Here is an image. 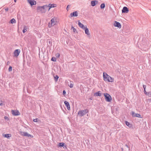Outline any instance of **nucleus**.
I'll return each instance as SVG.
<instances>
[{
	"label": "nucleus",
	"mask_w": 151,
	"mask_h": 151,
	"mask_svg": "<svg viewBox=\"0 0 151 151\" xmlns=\"http://www.w3.org/2000/svg\"><path fill=\"white\" fill-rule=\"evenodd\" d=\"M103 76L104 80L106 82H112L114 81V79L106 73H103Z\"/></svg>",
	"instance_id": "1"
},
{
	"label": "nucleus",
	"mask_w": 151,
	"mask_h": 151,
	"mask_svg": "<svg viewBox=\"0 0 151 151\" xmlns=\"http://www.w3.org/2000/svg\"><path fill=\"white\" fill-rule=\"evenodd\" d=\"M47 6L44 5L42 6H38L37 7V10L38 12H40L42 13H45L47 9Z\"/></svg>",
	"instance_id": "2"
},
{
	"label": "nucleus",
	"mask_w": 151,
	"mask_h": 151,
	"mask_svg": "<svg viewBox=\"0 0 151 151\" xmlns=\"http://www.w3.org/2000/svg\"><path fill=\"white\" fill-rule=\"evenodd\" d=\"M88 112V110L87 109H86L79 111L78 114L79 115V116L82 117Z\"/></svg>",
	"instance_id": "3"
},
{
	"label": "nucleus",
	"mask_w": 151,
	"mask_h": 151,
	"mask_svg": "<svg viewBox=\"0 0 151 151\" xmlns=\"http://www.w3.org/2000/svg\"><path fill=\"white\" fill-rule=\"evenodd\" d=\"M104 96L105 97V99L106 101L110 102L112 100V98L111 96L108 93H104Z\"/></svg>",
	"instance_id": "4"
},
{
	"label": "nucleus",
	"mask_w": 151,
	"mask_h": 151,
	"mask_svg": "<svg viewBox=\"0 0 151 151\" xmlns=\"http://www.w3.org/2000/svg\"><path fill=\"white\" fill-rule=\"evenodd\" d=\"M56 19L55 17L52 18L50 21L51 23L50 22L48 24V26L49 27H51L56 24Z\"/></svg>",
	"instance_id": "5"
},
{
	"label": "nucleus",
	"mask_w": 151,
	"mask_h": 151,
	"mask_svg": "<svg viewBox=\"0 0 151 151\" xmlns=\"http://www.w3.org/2000/svg\"><path fill=\"white\" fill-rule=\"evenodd\" d=\"M12 115L14 116H17L20 115V113L18 110H13L11 111Z\"/></svg>",
	"instance_id": "6"
},
{
	"label": "nucleus",
	"mask_w": 151,
	"mask_h": 151,
	"mask_svg": "<svg viewBox=\"0 0 151 151\" xmlns=\"http://www.w3.org/2000/svg\"><path fill=\"white\" fill-rule=\"evenodd\" d=\"M132 115L133 117H137L139 118H142L141 115L139 114L135 113L134 111L132 112Z\"/></svg>",
	"instance_id": "7"
},
{
	"label": "nucleus",
	"mask_w": 151,
	"mask_h": 151,
	"mask_svg": "<svg viewBox=\"0 0 151 151\" xmlns=\"http://www.w3.org/2000/svg\"><path fill=\"white\" fill-rule=\"evenodd\" d=\"M27 2L31 6L35 5L36 4V1L34 0H27Z\"/></svg>",
	"instance_id": "8"
},
{
	"label": "nucleus",
	"mask_w": 151,
	"mask_h": 151,
	"mask_svg": "<svg viewBox=\"0 0 151 151\" xmlns=\"http://www.w3.org/2000/svg\"><path fill=\"white\" fill-rule=\"evenodd\" d=\"M20 51V50L19 49H17L15 50L14 52V56L16 57H18Z\"/></svg>",
	"instance_id": "9"
},
{
	"label": "nucleus",
	"mask_w": 151,
	"mask_h": 151,
	"mask_svg": "<svg viewBox=\"0 0 151 151\" xmlns=\"http://www.w3.org/2000/svg\"><path fill=\"white\" fill-rule=\"evenodd\" d=\"M57 6V5L55 4H49L48 6H47V9L48 11H49L50 9L52 8L53 7H55Z\"/></svg>",
	"instance_id": "10"
},
{
	"label": "nucleus",
	"mask_w": 151,
	"mask_h": 151,
	"mask_svg": "<svg viewBox=\"0 0 151 151\" xmlns=\"http://www.w3.org/2000/svg\"><path fill=\"white\" fill-rule=\"evenodd\" d=\"M129 9L126 6H124L122 10V13H127L129 12Z\"/></svg>",
	"instance_id": "11"
},
{
	"label": "nucleus",
	"mask_w": 151,
	"mask_h": 151,
	"mask_svg": "<svg viewBox=\"0 0 151 151\" xmlns=\"http://www.w3.org/2000/svg\"><path fill=\"white\" fill-rule=\"evenodd\" d=\"M78 13L77 11H74L71 13L70 16L71 17H77L78 16Z\"/></svg>",
	"instance_id": "12"
},
{
	"label": "nucleus",
	"mask_w": 151,
	"mask_h": 151,
	"mask_svg": "<svg viewBox=\"0 0 151 151\" xmlns=\"http://www.w3.org/2000/svg\"><path fill=\"white\" fill-rule=\"evenodd\" d=\"M114 25L115 27H118L119 28H120L121 27V25L120 23L116 21H115Z\"/></svg>",
	"instance_id": "13"
},
{
	"label": "nucleus",
	"mask_w": 151,
	"mask_h": 151,
	"mask_svg": "<svg viewBox=\"0 0 151 151\" xmlns=\"http://www.w3.org/2000/svg\"><path fill=\"white\" fill-rule=\"evenodd\" d=\"M64 103L67 109L68 110H70V107L69 103L67 101H65L64 102Z\"/></svg>",
	"instance_id": "14"
},
{
	"label": "nucleus",
	"mask_w": 151,
	"mask_h": 151,
	"mask_svg": "<svg viewBox=\"0 0 151 151\" xmlns=\"http://www.w3.org/2000/svg\"><path fill=\"white\" fill-rule=\"evenodd\" d=\"M98 1L97 0H93L91 1V6H94L96 5V4L98 3Z\"/></svg>",
	"instance_id": "15"
},
{
	"label": "nucleus",
	"mask_w": 151,
	"mask_h": 151,
	"mask_svg": "<svg viewBox=\"0 0 151 151\" xmlns=\"http://www.w3.org/2000/svg\"><path fill=\"white\" fill-rule=\"evenodd\" d=\"M78 24L79 26L82 29H83L84 28H85L86 26L82 24L79 21H78Z\"/></svg>",
	"instance_id": "16"
},
{
	"label": "nucleus",
	"mask_w": 151,
	"mask_h": 151,
	"mask_svg": "<svg viewBox=\"0 0 151 151\" xmlns=\"http://www.w3.org/2000/svg\"><path fill=\"white\" fill-rule=\"evenodd\" d=\"M83 29L85 30V34L88 35H90V34L89 33V31L87 27L86 26L85 28H84Z\"/></svg>",
	"instance_id": "17"
},
{
	"label": "nucleus",
	"mask_w": 151,
	"mask_h": 151,
	"mask_svg": "<svg viewBox=\"0 0 151 151\" xmlns=\"http://www.w3.org/2000/svg\"><path fill=\"white\" fill-rule=\"evenodd\" d=\"M58 146L59 147H66V145H65V143L63 142H60L59 143Z\"/></svg>",
	"instance_id": "18"
},
{
	"label": "nucleus",
	"mask_w": 151,
	"mask_h": 151,
	"mask_svg": "<svg viewBox=\"0 0 151 151\" xmlns=\"http://www.w3.org/2000/svg\"><path fill=\"white\" fill-rule=\"evenodd\" d=\"M21 135L24 136H27L28 133L27 132H20Z\"/></svg>",
	"instance_id": "19"
},
{
	"label": "nucleus",
	"mask_w": 151,
	"mask_h": 151,
	"mask_svg": "<svg viewBox=\"0 0 151 151\" xmlns=\"http://www.w3.org/2000/svg\"><path fill=\"white\" fill-rule=\"evenodd\" d=\"M125 123L126 124V125L127 126H128V127H132V124H130V123L129 122H127V121H125Z\"/></svg>",
	"instance_id": "20"
},
{
	"label": "nucleus",
	"mask_w": 151,
	"mask_h": 151,
	"mask_svg": "<svg viewBox=\"0 0 151 151\" xmlns=\"http://www.w3.org/2000/svg\"><path fill=\"white\" fill-rule=\"evenodd\" d=\"M95 95L96 96H101V94L100 91H99L95 93Z\"/></svg>",
	"instance_id": "21"
},
{
	"label": "nucleus",
	"mask_w": 151,
	"mask_h": 151,
	"mask_svg": "<svg viewBox=\"0 0 151 151\" xmlns=\"http://www.w3.org/2000/svg\"><path fill=\"white\" fill-rule=\"evenodd\" d=\"M11 136V134H6L4 135V137L8 139Z\"/></svg>",
	"instance_id": "22"
},
{
	"label": "nucleus",
	"mask_w": 151,
	"mask_h": 151,
	"mask_svg": "<svg viewBox=\"0 0 151 151\" xmlns=\"http://www.w3.org/2000/svg\"><path fill=\"white\" fill-rule=\"evenodd\" d=\"M10 23L11 24H13L15 23L16 20L14 18H13L10 21Z\"/></svg>",
	"instance_id": "23"
},
{
	"label": "nucleus",
	"mask_w": 151,
	"mask_h": 151,
	"mask_svg": "<svg viewBox=\"0 0 151 151\" xmlns=\"http://www.w3.org/2000/svg\"><path fill=\"white\" fill-rule=\"evenodd\" d=\"M27 27L26 26H24V27L22 31L24 33L27 31Z\"/></svg>",
	"instance_id": "24"
},
{
	"label": "nucleus",
	"mask_w": 151,
	"mask_h": 151,
	"mask_svg": "<svg viewBox=\"0 0 151 151\" xmlns=\"http://www.w3.org/2000/svg\"><path fill=\"white\" fill-rule=\"evenodd\" d=\"M33 121L34 122H40V120L38 118H36L35 119H34L33 120Z\"/></svg>",
	"instance_id": "25"
},
{
	"label": "nucleus",
	"mask_w": 151,
	"mask_h": 151,
	"mask_svg": "<svg viewBox=\"0 0 151 151\" xmlns=\"http://www.w3.org/2000/svg\"><path fill=\"white\" fill-rule=\"evenodd\" d=\"M71 29H73V32L74 33H76V32L77 33V32L76 31V29L75 28H74L73 27V26L72 25L71 26Z\"/></svg>",
	"instance_id": "26"
},
{
	"label": "nucleus",
	"mask_w": 151,
	"mask_h": 151,
	"mask_svg": "<svg viewBox=\"0 0 151 151\" xmlns=\"http://www.w3.org/2000/svg\"><path fill=\"white\" fill-rule=\"evenodd\" d=\"M105 7V4L104 3H103L101 4L100 5V8L101 9H104Z\"/></svg>",
	"instance_id": "27"
},
{
	"label": "nucleus",
	"mask_w": 151,
	"mask_h": 151,
	"mask_svg": "<svg viewBox=\"0 0 151 151\" xmlns=\"http://www.w3.org/2000/svg\"><path fill=\"white\" fill-rule=\"evenodd\" d=\"M54 78L55 81V82L57 81L59 78L58 76V75H56Z\"/></svg>",
	"instance_id": "28"
},
{
	"label": "nucleus",
	"mask_w": 151,
	"mask_h": 151,
	"mask_svg": "<svg viewBox=\"0 0 151 151\" xmlns=\"http://www.w3.org/2000/svg\"><path fill=\"white\" fill-rule=\"evenodd\" d=\"M51 60L54 62H56V59L55 57H52L51 59Z\"/></svg>",
	"instance_id": "29"
},
{
	"label": "nucleus",
	"mask_w": 151,
	"mask_h": 151,
	"mask_svg": "<svg viewBox=\"0 0 151 151\" xmlns=\"http://www.w3.org/2000/svg\"><path fill=\"white\" fill-rule=\"evenodd\" d=\"M12 70V67L11 66H9V68L8 69V70L9 72L11 71Z\"/></svg>",
	"instance_id": "30"
},
{
	"label": "nucleus",
	"mask_w": 151,
	"mask_h": 151,
	"mask_svg": "<svg viewBox=\"0 0 151 151\" xmlns=\"http://www.w3.org/2000/svg\"><path fill=\"white\" fill-rule=\"evenodd\" d=\"M27 136L29 137H31V138H32L33 137L32 135L29 134L28 133V135H27Z\"/></svg>",
	"instance_id": "31"
},
{
	"label": "nucleus",
	"mask_w": 151,
	"mask_h": 151,
	"mask_svg": "<svg viewBox=\"0 0 151 151\" xmlns=\"http://www.w3.org/2000/svg\"><path fill=\"white\" fill-rule=\"evenodd\" d=\"M55 56H56V57H57V58H58L60 56V54L58 53H57L56 54Z\"/></svg>",
	"instance_id": "32"
},
{
	"label": "nucleus",
	"mask_w": 151,
	"mask_h": 151,
	"mask_svg": "<svg viewBox=\"0 0 151 151\" xmlns=\"http://www.w3.org/2000/svg\"><path fill=\"white\" fill-rule=\"evenodd\" d=\"M146 95H147V96H150L151 95V93L150 92H147L146 94Z\"/></svg>",
	"instance_id": "33"
},
{
	"label": "nucleus",
	"mask_w": 151,
	"mask_h": 151,
	"mask_svg": "<svg viewBox=\"0 0 151 151\" xmlns=\"http://www.w3.org/2000/svg\"><path fill=\"white\" fill-rule=\"evenodd\" d=\"M69 86L71 88H72L73 87V84L72 83H70V85H69Z\"/></svg>",
	"instance_id": "34"
},
{
	"label": "nucleus",
	"mask_w": 151,
	"mask_h": 151,
	"mask_svg": "<svg viewBox=\"0 0 151 151\" xmlns=\"http://www.w3.org/2000/svg\"><path fill=\"white\" fill-rule=\"evenodd\" d=\"M146 87V86L145 85H143V87L144 88V90L145 89Z\"/></svg>",
	"instance_id": "35"
},
{
	"label": "nucleus",
	"mask_w": 151,
	"mask_h": 151,
	"mask_svg": "<svg viewBox=\"0 0 151 151\" xmlns=\"http://www.w3.org/2000/svg\"><path fill=\"white\" fill-rule=\"evenodd\" d=\"M4 119H7V120H9V118H8V117L7 116H5L4 117Z\"/></svg>",
	"instance_id": "36"
},
{
	"label": "nucleus",
	"mask_w": 151,
	"mask_h": 151,
	"mask_svg": "<svg viewBox=\"0 0 151 151\" xmlns=\"http://www.w3.org/2000/svg\"><path fill=\"white\" fill-rule=\"evenodd\" d=\"M63 95H65L66 94V92L65 90H63Z\"/></svg>",
	"instance_id": "37"
},
{
	"label": "nucleus",
	"mask_w": 151,
	"mask_h": 151,
	"mask_svg": "<svg viewBox=\"0 0 151 151\" xmlns=\"http://www.w3.org/2000/svg\"><path fill=\"white\" fill-rule=\"evenodd\" d=\"M5 10L6 12H7L9 10V8H6L5 9Z\"/></svg>",
	"instance_id": "38"
},
{
	"label": "nucleus",
	"mask_w": 151,
	"mask_h": 151,
	"mask_svg": "<svg viewBox=\"0 0 151 151\" xmlns=\"http://www.w3.org/2000/svg\"><path fill=\"white\" fill-rule=\"evenodd\" d=\"M144 93L146 95L147 92H146L145 89L144 90Z\"/></svg>",
	"instance_id": "39"
},
{
	"label": "nucleus",
	"mask_w": 151,
	"mask_h": 151,
	"mask_svg": "<svg viewBox=\"0 0 151 151\" xmlns=\"http://www.w3.org/2000/svg\"><path fill=\"white\" fill-rule=\"evenodd\" d=\"M10 62L9 61H8L6 63V65H9L10 63Z\"/></svg>",
	"instance_id": "40"
},
{
	"label": "nucleus",
	"mask_w": 151,
	"mask_h": 151,
	"mask_svg": "<svg viewBox=\"0 0 151 151\" xmlns=\"http://www.w3.org/2000/svg\"><path fill=\"white\" fill-rule=\"evenodd\" d=\"M125 146L126 147H127L128 148H129V146H128V145L127 144H126L125 145Z\"/></svg>",
	"instance_id": "41"
},
{
	"label": "nucleus",
	"mask_w": 151,
	"mask_h": 151,
	"mask_svg": "<svg viewBox=\"0 0 151 151\" xmlns=\"http://www.w3.org/2000/svg\"><path fill=\"white\" fill-rule=\"evenodd\" d=\"M70 6V5H68L66 7V9L67 10H68V6Z\"/></svg>",
	"instance_id": "42"
},
{
	"label": "nucleus",
	"mask_w": 151,
	"mask_h": 151,
	"mask_svg": "<svg viewBox=\"0 0 151 151\" xmlns=\"http://www.w3.org/2000/svg\"><path fill=\"white\" fill-rule=\"evenodd\" d=\"M14 1L15 2H16L17 1V0H14Z\"/></svg>",
	"instance_id": "43"
},
{
	"label": "nucleus",
	"mask_w": 151,
	"mask_h": 151,
	"mask_svg": "<svg viewBox=\"0 0 151 151\" xmlns=\"http://www.w3.org/2000/svg\"><path fill=\"white\" fill-rule=\"evenodd\" d=\"M2 104V103H0V106Z\"/></svg>",
	"instance_id": "44"
},
{
	"label": "nucleus",
	"mask_w": 151,
	"mask_h": 151,
	"mask_svg": "<svg viewBox=\"0 0 151 151\" xmlns=\"http://www.w3.org/2000/svg\"><path fill=\"white\" fill-rule=\"evenodd\" d=\"M122 150H123V148H122Z\"/></svg>",
	"instance_id": "45"
}]
</instances>
